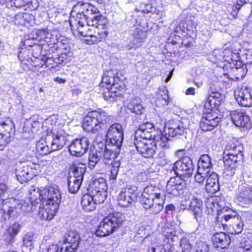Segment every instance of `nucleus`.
<instances>
[{
  "label": "nucleus",
  "instance_id": "obj_1",
  "mask_svg": "<svg viewBox=\"0 0 252 252\" xmlns=\"http://www.w3.org/2000/svg\"><path fill=\"white\" fill-rule=\"evenodd\" d=\"M99 13L97 8L83 1L78 2L72 9L71 14H75L76 18L70 19V28L73 30L76 27L80 35L87 37L88 44L100 42L107 36L105 19Z\"/></svg>",
  "mask_w": 252,
  "mask_h": 252
},
{
  "label": "nucleus",
  "instance_id": "obj_2",
  "mask_svg": "<svg viewBox=\"0 0 252 252\" xmlns=\"http://www.w3.org/2000/svg\"><path fill=\"white\" fill-rule=\"evenodd\" d=\"M100 86L105 87L107 92L103 94L104 98L110 102H113L121 98L125 91V86L119 77L104 74Z\"/></svg>",
  "mask_w": 252,
  "mask_h": 252
},
{
  "label": "nucleus",
  "instance_id": "obj_3",
  "mask_svg": "<svg viewBox=\"0 0 252 252\" xmlns=\"http://www.w3.org/2000/svg\"><path fill=\"white\" fill-rule=\"evenodd\" d=\"M110 120V117L103 110H94L84 117L83 127L87 132L97 133L105 129Z\"/></svg>",
  "mask_w": 252,
  "mask_h": 252
},
{
  "label": "nucleus",
  "instance_id": "obj_4",
  "mask_svg": "<svg viewBox=\"0 0 252 252\" xmlns=\"http://www.w3.org/2000/svg\"><path fill=\"white\" fill-rule=\"evenodd\" d=\"M165 196L160 193L154 192L152 186L146 187L142 194L141 203L146 210H150L152 213H159L163 208Z\"/></svg>",
  "mask_w": 252,
  "mask_h": 252
},
{
  "label": "nucleus",
  "instance_id": "obj_5",
  "mask_svg": "<svg viewBox=\"0 0 252 252\" xmlns=\"http://www.w3.org/2000/svg\"><path fill=\"white\" fill-rule=\"evenodd\" d=\"M124 221L123 217L120 213L108 215L99 223L95 230V235L99 237L109 235L121 227Z\"/></svg>",
  "mask_w": 252,
  "mask_h": 252
},
{
  "label": "nucleus",
  "instance_id": "obj_6",
  "mask_svg": "<svg viewBox=\"0 0 252 252\" xmlns=\"http://www.w3.org/2000/svg\"><path fill=\"white\" fill-rule=\"evenodd\" d=\"M161 233L164 238V244L161 251L158 252H178L173 244L178 238L175 228L170 223H166L162 228ZM149 252H157V250L151 247L149 249Z\"/></svg>",
  "mask_w": 252,
  "mask_h": 252
},
{
  "label": "nucleus",
  "instance_id": "obj_7",
  "mask_svg": "<svg viewBox=\"0 0 252 252\" xmlns=\"http://www.w3.org/2000/svg\"><path fill=\"white\" fill-rule=\"evenodd\" d=\"M173 169L178 177H190L194 169V165L189 157H185L177 161L174 164Z\"/></svg>",
  "mask_w": 252,
  "mask_h": 252
},
{
  "label": "nucleus",
  "instance_id": "obj_8",
  "mask_svg": "<svg viewBox=\"0 0 252 252\" xmlns=\"http://www.w3.org/2000/svg\"><path fill=\"white\" fill-rule=\"evenodd\" d=\"M123 133L122 126L118 123L114 124L108 128L106 138L112 146L121 148L124 139Z\"/></svg>",
  "mask_w": 252,
  "mask_h": 252
},
{
  "label": "nucleus",
  "instance_id": "obj_9",
  "mask_svg": "<svg viewBox=\"0 0 252 252\" xmlns=\"http://www.w3.org/2000/svg\"><path fill=\"white\" fill-rule=\"evenodd\" d=\"M38 165L32 162H26L22 166L16 170L17 180L21 183H25L31 180L37 173L36 169Z\"/></svg>",
  "mask_w": 252,
  "mask_h": 252
},
{
  "label": "nucleus",
  "instance_id": "obj_10",
  "mask_svg": "<svg viewBox=\"0 0 252 252\" xmlns=\"http://www.w3.org/2000/svg\"><path fill=\"white\" fill-rule=\"evenodd\" d=\"M41 201L59 207L61 202V193L58 187H50L43 189Z\"/></svg>",
  "mask_w": 252,
  "mask_h": 252
},
{
  "label": "nucleus",
  "instance_id": "obj_11",
  "mask_svg": "<svg viewBox=\"0 0 252 252\" xmlns=\"http://www.w3.org/2000/svg\"><path fill=\"white\" fill-rule=\"evenodd\" d=\"M90 144V141L87 137L76 139L69 145L68 150L72 156L81 157L86 153Z\"/></svg>",
  "mask_w": 252,
  "mask_h": 252
},
{
  "label": "nucleus",
  "instance_id": "obj_12",
  "mask_svg": "<svg viewBox=\"0 0 252 252\" xmlns=\"http://www.w3.org/2000/svg\"><path fill=\"white\" fill-rule=\"evenodd\" d=\"M135 187L127 186L123 189L118 197V201L120 206L128 207L136 199Z\"/></svg>",
  "mask_w": 252,
  "mask_h": 252
},
{
  "label": "nucleus",
  "instance_id": "obj_13",
  "mask_svg": "<svg viewBox=\"0 0 252 252\" xmlns=\"http://www.w3.org/2000/svg\"><path fill=\"white\" fill-rule=\"evenodd\" d=\"M13 125L11 121L0 123V151H2L5 146L13 139Z\"/></svg>",
  "mask_w": 252,
  "mask_h": 252
},
{
  "label": "nucleus",
  "instance_id": "obj_14",
  "mask_svg": "<svg viewBox=\"0 0 252 252\" xmlns=\"http://www.w3.org/2000/svg\"><path fill=\"white\" fill-rule=\"evenodd\" d=\"M134 145L137 151L146 158L152 157L157 148L155 141H151L150 140H146V141L137 140Z\"/></svg>",
  "mask_w": 252,
  "mask_h": 252
},
{
  "label": "nucleus",
  "instance_id": "obj_15",
  "mask_svg": "<svg viewBox=\"0 0 252 252\" xmlns=\"http://www.w3.org/2000/svg\"><path fill=\"white\" fill-rule=\"evenodd\" d=\"M185 188V182L181 179V177L178 176L171 177L167 183L166 192L168 194L178 196L182 193Z\"/></svg>",
  "mask_w": 252,
  "mask_h": 252
},
{
  "label": "nucleus",
  "instance_id": "obj_16",
  "mask_svg": "<svg viewBox=\"0 0 252 252\" xmlns=\"http://www.w3.org/2000/svg\"><path fill=\"white\" fill-rule=\"evenodd\" d=\"M182 204L186 208H189L197 221L201 218L203 215V203L200 199L194 196H192L190 200H187L185 198L184 201H182Z\"/></svg>",
  "mask_w": 252,
  "mask_h": 252
},
{
  "label": "nucleus",
  "instance_id": "obj_17",
  "mask_svg": "<svg viewBox=\"0 0 252 252\" xmlns=\"http://www.w3.org/2000/svg\"><path fill=\"white\" fill-rule=\"evenodd\" d=\"M67 136V134L63 129H55L50 135V139H52L51 143V150L55 151L63 148L66 144Z\"/></svg>",
  "mask_w": 252,
  "mask_h": 252
},
{
  "label": "nucleus",
  "instance_id": "obj_18",
  "mask_svg": "<svg viewBox=\"0 0 252 252\" xmlns=\"http://www.w3.org/2000/svg\"><path fill=\"white\" fill-rule=\"evenodd\" d=\"M80 240V236L76 231H69L65 236L62 244L63 245V249L68 252H75L78 248Z\"/></svg>",
  "mask_w": 252,
  "mask_h": 252
},
{
  "label": "nucleus",
  "instance_id": "obj_19",
  "mask_svg": "<svg viewBox=\"0 0 252 252\" xmlns=\"http://www.w3.org/2000/svg\"><path fill=\"white\" fill-rule=\"evenodd\" d=\"M237 103L243 107H251L252 105V90L247 86H242L237 88Z\"/></svg>",
  "mask_w": 252,
  "mask_h": 252
},
{
  "label": "nucleus",
  "instance_id": "obj_20",
  "mask_svg": "<svg viewBox=\"0 0 252 252\" xmlns=\"http://www.w3.org/2000/svg\"><path fill=\"white\" fill-rule=\"evenodd\" d=\"M185 130L182 122L178 120H171L165 126L164 132L169 137H175L178 135H182Z\"/></svg>",
  "mask_w": 252,
  "mask_h": 252
},
{
  "label": "nucleus",
  "instance_id": "obj_21",
  "mask_svg": "<svg viewBox=\"0 0 252 252\" xmlns=\"http://www.w3.org/2000/svg\"><path fill=\"white\" fill-rule=\"evenodd\" d=\"M155 131V128L153 124L146 122L140 125L139 127L136 131V134L140 136L145 140H151L154 139L156 137L155 135L152 134V133ZM157 141H158V137H157Z\"/></svg>",
  "mask_w": 252,
  "mask_h": 252
},
{
  "label": "nucleus",
  "instance_id": "obj_22",
  "mask_svg": "<svg viewBox=\"0 0 252 252\" xmlns=\"http://www.w3.org/2000/svg\"><path fill=\"white\" fill-rule=\"evenodd\" d=\"M59 207L52 205L49 203L42 202L38 212L39 216L42 220H50L56 215Z\"/></svg>",
  "mask_w": 252,
  "mask_h": 252
},
{
  "label": "nucleus",
  "instance_id": "obj_23",
  "mask_svg": "<svg viewBox=\"0 0 252 252\" xmlns=\"http://www.w3.org/2000/svg\"><path fill=\"white\" fill-rule=\"evenodd\" d=\"M19 200L14 197L3 200L1 210L8 215H15L19 213Z\"/></svg>",
  "mask_w": 252,
  "mask_h": 252
},
{
  "label": "nucleus",
  "instance_id": "obj_24",
  "mask_svg": "<svg viewBox=\"0 0 252 252\" xmlns=\"http://www.w3.org/2000/svg\"><path fill=\"white\" fill-rule=\"evenodd\" d=\"M132 42L130 44L126 46V48L129 50L131 48L140 47L142 42L147 37V33L141 29L135 28L131 33Z\"/></svg>",
  "mask_w": 252,
  "mask_h": 252
},
{
  "label": "nucleus",
  "instance_id": "obj_25",
  "mask_svg": "<svg viewBox=\"0 0 252 252\" xmlns=\"http://www.w3.org/2000/svg\"><path fill=\"white\" fill-rule=\"evenodd\" d=\"M220 121V118L211 114H207L205 117H202L200 122V126L203 131H209L217 126Z\"/></svg>",
  "mask_w": 252,
  "mask_h": 252
},
{
  "label": "nucleus",
  "instance_id": "obj_26",
  "mask_svg": "<svg viewBox=\"0 0 252 252\" xmlns=\"http://www.w3.org/2000/svg\"><path fill=\"white\" fill-rule=\"evenodd\" d=\"M223 158L226 175L230 177L234 176L236 170V156L230 154L227 151Z\"/></svg>",
  "mask_w": 252,
  "mask_h": 252
},
{
  "label": "nucleus",
  "instance_id": "obj_27",
  "mask_svg": "<svg viewBox=\"0 0 252 252\" xmlns=\"http://www.w3.org/2000/svg\"><path fill=\"white\" fill-rule=\"evenodd\" d=\"M215 247L221 249L226 248L230 244L231 238L223 232L216 233L212 237Z\"/></svg>",
  "mask_w": 252,
  "mask_h": 252
},
{
  "label": "nucleus",
  "instance_id": "obj_28",
  "mask_svg": "<svg viewBox=\"0 0 252 252\" xmlns=\"http://www.w3.org/2000/svg\"><path fill=\"white\" fill-rule=\"evenodd\" d=\"M206 191L213 195L220 190L219 177L217 174L212 172L210 173L206 179Z\"/></svg>",
  "mask_w": 252,
  "mask_h": 252
},
{
  "label": "nucleus",
  "instance_id": "obj_29",
  "mask_svg": "<svg viewBox=\"0 0 252 252\" xmlns=\"http://www.w3.org/2000/svg\"><path fill=\"white\" fill-rule=\"evenodd\" d=\"M57 121V119L55 116H51L43 121L42 129L46 132V139L50 140V135L53 133L54 130H57L60 128L56 126Z\"/></svg>",
  "mask_w": 252,
  "mask_h": 252
},
{
  "label": "nucleus",
  "instance_id": "obj_30",
  "mask_svg": "<svg viewBox=\"0 0 252 252\" xmlns=\"http://www.w3.org/2000/svg\"><path fill=\"white\" fill-rule=\"evenodd\" d=\"M21 227V225L18 222L10 225L4 234V238L6 242L9 244L13 243L15 236L19 232Z\"/></svg>",
  "mask_w": 252,
  "mask_h": 252
},
{
  "label": "nucleus",
  "instance_id": "obj_31",
  "mask_svg": "<svg viewBox=\"0 0 252 252\" xmlns=\"http://www.w3.org/2000/svg\"><path fill=\"white\" fill-rule=\"evenodd\" d=\"M86 169V166L85 164L81 162L73 163L70 167V171L73 176L70 177L79 179L82 182Z\"/></svg>",
  "mask_w": 252,
  "mask_h": 252
},
{
  "label": "nucleus",
  "instance_id": "obj_32",
  "mask_svg": "<svg viewBox=\"0 0 252 252\" xmlns=\"http://www.w3.org/2000/svg\"><path fill=\"white\" fill-rule=\"evenodd\" d=\"M81 204L82 209L86 212H92L96 207L95 202L90 194H86L82 197Z\"/></svg>",
  "mask_w": 252,
  "mask_h": 252
},
{
  "label": "nucleus",
  "instance_id": "obj_33",
  "mask_svg": "<svg viewBox=\"0 0 252 252\" xmlns=\"http://www.w3.org/2000/svg\"><path fill=\"white\" fill-rule=\"evenodd\" d=\"M239 202L243 204H250L252 202V188H245L239 194L237 197Z\"/></svg>",
  "mask_w": 252,
  "mask_h": 252
},
{
  "label": "nucleus",
  "instance_id": "obj_34",
  "mask_svg": "<svg viewBox=\"0 0 252 252\" xmlns=\"http://www.w3.org/2000/svg\"><path fill=\"white\" fill-rule=\"evenodd\" d=\"M239 119L237 120V127H240L243 131H247L251 127L249 117L245 113H238Z\"/></svg>",
  "mask_w": 252,
  "mask_h": 252
},
{
  "label": "nucleus",
  "instance_id": "obj_35",
  "mask_svg": "<svg viewBox=\"0 0 252 252\" xmlns=\"http://www.w3.org/2000/svg\"><path fill=\"white\" fill-rule=\"evenodd\" d=\"M212 167L211 159L207 155H202L198 163V168L200 171H204L210 173Z\"/></svg>",
  "mask_w": 252,
  "mask_h": 252
},
{
  "label": "nucleus",
  "instance_id": "obj_36",
  "mask_svg": "<svg viewBox=\"0 0 252 252\" xmlns=\"http://www.w3.org/2000/svg\"><path fill=\"white\" fill-rule=\"evenodd\" d=\"M33 19V16L29 13H19L15 15L12 22L16 25H25L30 23Z\"/></svg>",
  "mask_w": 252,
  "mask_h": 252
},
{
  "label": "nucleus",
  "instance_id": "obj_37",
  "mask_svg": "<svg viewBox=\"0 0 252 252\" xmlns=\"http://www.w3.org/2000/svg\"><path fill=\"white\" fill-rule=\"evenodd\" d=\"M169 102V96L168 91L166 89L159 90L157 99L156 104L157 107H161L166 106Z\"/></svg>",
  "mask_w": 252,
  "mask_h": 252
},
{
  "label": "nucleus",
  "instance_id": "obj_38",
  "mask_svg": "<svg viewBox=\"0 0 252 252\" xmlns=\"http://www.w3.org/2000/svg\"><path fill=\"white\" fill-rule=\"evenodd\" d=\"M222 96L220 93L212 92L208 97L205 105L206 106L208 103L212 108L219 106L222 102Z\"/></svg>",
  "mask_w": 252,
  "mask_h": 252
},
{
  "label": "nucleus",
  "instance_id": "obj_39",
  "mask_svg": "<svg viewBox=\"0 0 252 252\" xmlns=\"http://www.w3.org/2000/svg\"><path fill=\"white\" fill-rule=\"evenodd\" d=\"M127 108L131 112L137 115H141L144 111L143 107L137 99H133L131 100L130 103L127 105Z\"/></svg>",
  "mask_w": 252,
  "mask_h": 252
},
{
  "label": "nucleus",
  "instance_id": "obj_40",
  "mask_svg": "<svg viewBox=\"0 0 252 252\" xmlns=\"http://www.w3.org/2000/svg\"><path fill=\"white\" fill-rule=\"evenodd\" d=\"M82 181H80L79 179L70 177L68 180V188L69 191L72 193L77 192L79 190Z\"/></svg>",
  "mask_w": 252,
  "mask_h": 252
},
{
  "label": "nucleus",
  "instance_id": "obj_41",
  "mask_svg": "<svg viewBox=\"0 0 252 252\" xmlns=\"http://www.w3.org/2000/svg\"><path fill=\"white\" fill-rule=\"evenodd\" d=\"M102 154L101 152L96 151L95 152L90 153L89 157V167L90 169H93L96 164L99 162Z\"/></svg>",
  "mask_w": 252,
  "mask_h": 252
},
{
  "label": "nucleus",
  "instance_id": "obj_42",
  "mask_svg": "<svg viewBox=\"0 0 252 252\" xmlns=\"http://www.w3.org/2000/svg\"><path fill=\"white\" fill-rule=\"evenodd\" d=\"M237 252H252V247L250 244L249 238L244 237L240 240Z\"/></svg>",
  "mask_w": 252,
  "mask_h": 252
},
{
  "label": "nucleus",
  "instance_id": "obj_43",
  "mask_svg": "<svg viewBox=\"0 0 252 252\" xmlns=\"http://www.w3.org/2000/svg\"><path fill=\"white\" fill-rule=\"evenodd\" d=\"M36 149L38 152L42 155H47L53 151L51 147L49 148L43 140H41L37 143Z\"/></svg>",
  "mask_w": 252,
  "mask_h": 252
},
{
  "label": "nucleus",
  "instance_id": "obj_44",
  "mask_svg": "<svg viewBox=\"0 0 252 252\" xmlns=\"http://www.w3.org/2000/svg\"><path fill=\"white\" fill-rule=\"evenodd\" d=\"M42 193V189H33L30 191L28 200L32 201L35 204L37 203V200L39 199L41 201V194Z\"/></svg>",
  "mask_w": 252,
  "mask_h": 252
},
{
  "label": "nucleus",
  "instance_id": "obj_45",
  "mask_svg": "<svg viewBox=\"0 0 252 252\" xmlns=\"http://www.w3.org/2000/svg\"><path fill=\"white\" fill-rule=\"evenodd\" d=\"M95 202L96 204L102 203L106 197L105 191L94 190L93 191V194L91 195Z\"/></svg>",
  "mask_w": 252,
  "mask_h": 252
},
{
  "label": "nucleus",
  "instance_id": "obj_46",
  "mask_svg": "<svg viewBox=\"0 0 252 252\" xmlns=\"http://www.w3.org/2000/svg\"><path fill=\"white\" fill-rule=\"evenodd\" d=\"M94 190L106 191L107 187L105 179L102 178H98L94 181L93 183Z\"/></svg>",
  "mask_w": 252,
  "mask_h": 252
},
{
  "label": "nucleus",
  "instance_id": "obj_47",
  "mask_svg": "<svg viewBox=\"0 0 252 252\" xmlns=\"http://www.w3.org/2000/svg\"><path fill=\"white\" fill-rule=\"evenodd\" d=\"M19 213L20 211H22L23 212H29L32 210V208L35 204L29 201L28 198H27L23 203H21L19 200Z\"/></svg>",
  "mask_w": 252,
  "mask_h": 252
},
{
  "label": "nucleus",
  "instance_id": "obj_48",
  "mask_svg": "<svg viewBox=\"0 0 252 252\" xmlns=\"http://www.w3.org/2000/svg\"><path fill=\"white\" fill-rule=\"evenodd\" d=\"M34 241V235L32 233H28L27 234L23 239L24 246L29 248L31 250L33 248V243Z\"/></svg>",
  "mask_w": 252,
  "mask_h": 252
},
{
  "label": "nucleus",
  "instance_id": "obj_49",
  "mask_svg": "<svg viewBox=\"0 0 252 252\" xmlns=\"http://www.w3.org/2000/svg\"><path fill=\"white\" fill-rule=\"evenodd\" d=\"M180 246L183 252H191L192 249L189 240L186 237L181 239Z\"/></svg>",
  "mask_w": 252,
  "mask_h": 252
},
{
  "label": "nucleus",
  "instance_id": "obj_50",
  "mask_svg": "<svg viewBox=\"0 0 252 252\" xmlns=\"http://www.w3.org/2000/svg\"><path fill=\"white\" fill-rule=\"evenodd\" d=\"M120 148L115 147L113 149H105L103 153V158H111L115 159L119 153Z\"/></svg>",
  "mask_w": 252,
  "mask_h": 252
},
{
  "label": "nucleus",
  "instance_id": "obj_51",
  "mask_svg": "<svg viewBox=\"0 0 252 252\" xmlns=\"http://www.w3.org/2000/svg\"><path fill=\"white\" fill-rule=\"evenodd\" d=\"M43 123V120L41 118H32L31 123L32 131L37 132L40 128L42 129Z\"/></svg>",
  "mask_w": 252,
  "mask_h": 252
},
{
  "label": "nucleus",
  "instance_id": "obj_52",
  "mask_svg": "<svg viewBox=\"0 0 252 252\" xmlns=\"http://www.w3.org/2000/svg\"><path fill=\"white\" fill-rule=\"evenodd\" d=\"M210 173L204 171H200L199 169H197V172L194 176V179L196 182L199 184H202L207 178Z\"/></svg>",
  "mask_w": 252,
  "mask_h": 252
},
{
  "label": "nucleus",
  "instance_id": "obj_53",
  "mask_svg": "<svg viewBox=\"0 0 252 252\" xmlns=\"http://www.w3.org/2000/svg\"><path fill=\"white\" fill-rule=\"evenodd\" d=\"M247 69L246 68V66H244V65L242 64V62L239 61V60H237V74L239 75V77H237V80L243 79L247 73Z\"/></svg>",
  "mask_w": 252,
  "mask_h": 252
},
{
  "label": "nucleus",
  "instance_id": "obj_54",
  "mask_svg": "<svg viewBox=\"0 0 252 252\" xmlns=\"http://www.w3.org/2000/svg\"><path fill=\"white\" fill-rule=\"evenodd\" d=\"M11 6L17 8L25 7L30 3V0H8Z\"/></svg>",
  "mask_w": 252,
  "mask_h": 252
},
{
  "label": "nucleus",
  "instance_id": "obj_55",
  "mask_svg": "<svg viewBox=\"0 0 252 252\" xmlns=\"http://www.w3.org/2000/svg\"><path fill=\"white\" fill-rule=\"evenodd\" d=\"M120 165V163L118 161H116L114 162L113 164L111 166L110 175V179L115 180L116 179Z\"/></svg>",
  "mask_w": 252,
  "mask_h": 252
},
{
  "label": "nucleus",
  "instance_id": "obj_56",
  "mask_svg": "<svg viewBox=\"0 0 252 252\" xmlns=\"http://www.w3.org/2000/svg\"><path fill=\"white\" fill-rule=\"evenodd\" d=\"M44 38L47 42L55 43L57 40L56 36L50 30H45L44 32Z\"/></svg>",
  "mask_w": 252,
  "mask_h": 252
},
{
  "label": "nucleus",
  "instance_id": "obj_57",
  "mask_svg": "<svg viewBox=\"0 0 252 252\" xmlns=\"http://www.w3.org/2000/svg\"><path fill=\"white\" fill-rule=\"evenodd\" d=\"M9 192V189L7 185L5 184H0V200H2V202H3L4 197L5 196V195H8V193Z\"/></svg>",
  "mask_w": 252,
  "mask_h": 252
},
{
  "label": "nucleus",
  "instance_id": "obj_58",
  "mask_svg": "<svg viewBox=\"0 0 252 252\" xmlns=\"http://www.w3.org/2000/svg\"><path fill=\"white\" fill-rule=\"evenodd\" d=\"M236 148V145L234 142H230L229 143L224 150L223 156H226V152L227 151V152L231 155H234L235 156H236V151H235V149Z\"/></svg>",
  "mask_w": 252,
  "mask_h": 252
},
{
  "label": "nucleus",
  "instance_id": "obj_59",
  "mask_svg": "<svg viewBox=\"0 0 252 252\" xmlns=\"http://www.w3.org/2000/svg\"><path fill=\"white\" fill-rule=\"evenodd\" d=\"M63 249V245H62L61 246H59L58 245H51L49 246L47 252H68Z\"/></svg>",
  "mask_w": 252,
  "mask_h": 252
},
{
  "label": "nucleus",
  "instance_id": "obj_60",
  "mask_svg": "<svg viewBox=\"0 0 252 252\" xmlns=\"http://www.w3.org/2000/svg\"><path fill=\"white\" fill-rule=\"evenodd\" d=\"M209 247L206 243L199 242L197 244L196 252H208Z\"/></svg>",
  "mask_w": 252,
  "mask_h": 252
},
{
  "label": "nucleus",
  "instance_id": "obj_61",
  "mask_svg": "<svg viewBox=\"0 0 252 252\" xmlns=\"http://www.w3.org/2000/svg\"><path fill=\"white\" fill-rule=\"evenodd\" d=\"M151 6L150 4L143 3L141 4L139 9L136 8L135 11L137 12L141 11L144 13H148L151 11Z\"/></svg>",
  "mask_w": 252,
  "mask_h": 252
},
{
  "label": "nucleus",
  "instance_id": "obj_62",
  "mask_svg": "<svg viewBox=\"0 0 252 252\" xmlns=\"http://www.w3.org/2000/svg\"><path fill=\"white\" fill-rule=\"evenodd\" d=\"M166 135L167 134H161L160 137H159V138H160V141H159V144L160 145L163 147V148H169V146L167 145L166 143L170 139L166 136Z\"/></svg>",
  "mask_w": 252,
  "mask_h": 252
},
{
  "label": "nucleus",
  "instance_id": "obj_63",
  "mask_svg": "<svg viewBox=\"0 0 252 252\" xmlns=\"http://www.w3.org/2000/svg\"><path fill=\"white\" fill-rule=\"evenodd\" d=\"M158 162L161 165L164 166L166 164L168 160L167 157L164 155L163 152H160L158 158Z\"/></svg>",
  "mask_w": 252,
  "mask_h": 252
},
{
  "label": "nucleus",
  "instance_id": "obj_64",
  "mask_svg": "<svg viewBox=\"0 0 252 252\" xmlns=\"http://www.w3.org/2000/svg\"><path fill=\"white\" fill-rule=\"evenodd\" d=\"M102 161L105 165H110L111 166L113 164L114 162L116 161H114V159H112L111 158L108 159L107 158H103Z\"/></svg>",
  "mask_w": 252,
  "mask_h": 252
}]
</instances>
